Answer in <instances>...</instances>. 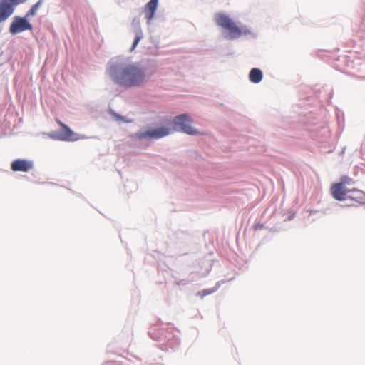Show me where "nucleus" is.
Wrapping results in <instances>:
<instances>
[{
	"mask_svg": "<svg viewBox=\"0 0 365 365\" xmlns=\"http://www.w3.org/2000/svg\"><path fill=\"white\" fill-rule=\"evenodd\" d=\"M113 81L125 87L138 86L145 80V73L139 65L130 62L113 64L108 69Z\"/></svg>",
	"mask_w": 365,
	"mask_h": 365,
	"instance_id": "nucleus-1",
	"label": "nucleus"
},
{
	"mask_svg": "<svg viewBox=\"0 0 365 365\" xmlns=\"http://www.w3.org/2000/svg\"><path fill=\"white\" fill-rule=\"evenodd\" d=\"M215 21L216 24L222 29L221 34L225 39L232 41L240 37V27L227 14L216 13Z\"/></svg>",
	"mask_w": 365,
	"mask_h": 365,
	"instance_id": "nucleus-2",
	"label": "nucleus"
},
{
	"mask_svg": "<svg viewBox=\"0 0 365 365\" xmlns=\"http://www.w3.org/2000/svg\"><path fill=\"white\" fill-rule=\"evenodd\" d=\"M193 119L188 113H182L173 117L171 125L177 133L190 136L202 135L204 133L192 126Z\"/></svg>",
	"mask_w": 365,
	"mask_h": 365,
	"instance_id": "nucleus-3",
	"label": "nucleus"
},
{
	"mask_svg": "<svg viewBox=\"0 0 365 365\" xmlns=\"http://www.w3.org/2000/svg\"><path fill=\"white\" fill-rule=\"evenodd\" d=\"M161 322V351H175L180 346V339L178 331L173 327H162Z\"/></svg>",
	"mask_w": 365,
	"mask_h": 365,
	"instance_id": "nucleus-4",
	"label": "nucleus"
},
{
	"mask_svg": "<svg viewBox=\"0 0 365 365\" xmlns=\"http://www.w3.org/2000/svg\"><path fill=\"white\" fill-rule=\"evenodd\" d=\"M56 123L62 128V131L58 133L51 134V137L53 139H57L63 141H76L79 140V135L71 130V129L61 122L58 119H56Z\"/></svg>",
	"mask_w": 365,
	"mask_h": 365,
	"instance_id": "nucleus-5",
	"label": "nucleus"
},
{
	"mask_svg": "<svg viewBox=\"0 0 365 365\" xmlns=\"http://www.w3.org/2000/svg\"><path fill=\"white\" fill-rule=\"evenodd\" d=\"M32 25L27 21L26 18L15 16L9 27V31L12 34L23 32L26 30H32Z\"/></svg>",
	"mask_w": 365,
	"mask_h": 365,
	"instance_id": "nucleus-6",
	"label": "nucleus"
},
{
	"mask_svg": "<svg viewBox=\"0 0 365 365\" xmlns=\"http://www.w3.org/2000/svg\"><path fill=\"white\" fill-rule=\"evenodd\" d=\"M349 188L344 187L342 182H334L331 187V194L334 199L338 201H346Z\"/></svg>",
	"mask_w": 365,
	"mask_h": 365,
	"instance_id": "nucleus-7",
	"label": "nucleus"
},
{
	"mask_svg": "<svg viewBox=\"0 0 365 365\" xmlns=\"http://www.w3.org/2000/svg\"><path fill=\"white\" fill-rule=\"evenodd\" d=\"M33 168V163L26 159H16L11 163V168L14 172H28Z\"/></svg>",
	"mask_w": 365,
	"mask_h": 365,
	"instance_id": "nucleus-8",
	"label": "nucleus"
},
{
	"mask_svg": "<svg viewBox=\"0 0 365 365\" xmlns=\"http://www.w3.org/2000/svg\"><path fill=\"white\" fill-rule=\"evenodd\" d=\"M346 201H355L360 205H365V192L358 189H349Z\"/></svg>",
	"mask_w": 365,
	"mask_h": 365,
	"instance_id": "nucleus-9",
	"label": "nucleus"
},
{
	"mask_svg": "<svg viewBox=\"0 0 365 365\" xmlns=\"http://www.w3.org/2000/svg\"><path fill=\"white\" fill-rule=\"evenodd\" d=\"M14 12V6L9 2L0 3V23L6 21Z\"/></svg>",
	"mask_w": 365,
	"mask_h": 365,
	"instance_id": "nucleus-10",
	"label": "nucleus"
},
{
	"mask_svg": "<svg viewBox=\"0 0 365 365\" xmlns=\"http://www.w3.org/2000/svg\"><path fill=\"white\" fill-rule=\"evenodd\" d=\"M264 77L263 71L259 68H252L250 69L248 78L249 81L255 84L259 83Z\"/></svg>",
	"mask_w": 365,
	"mask_h": 365,
	"instance_id": "nucleus-11",
	"label": "nucleus"
},
{
	"mask_svg": "<svg viewBox=\"0 0 365 365\" xmlns=\"http://www.w3.org/2000/svg\"><path fill=\"white\" fill-rule=\"evenodd\" d=\"M135 136L139 139H158L160 138V129H150L144 132H138Z\"/></svg>",
	"mask_w": 365,
	"mask_h": 365,
	"instance_id": "nucleus-12",
	"label": "nucleus"
},
{
	"mask_svg": "<svg viewBox=\"0 0 365 365\" xmlns=\"http://www.w3.org/2000/svg\"><path fill=\"white\" fill-rule=\"evenodd\" d=\"M158 6V0H150L145 6L144 13L145 14V18L148 21H150L155 11Z\"/></svg>",
	"mask_w": 365,
	"mask_h": 365,
	"instance_id": "nucleus-13",
	"label": "nucleus"
},
{
	"mask_svg": "<svg viewBox=\"0 0 365 365\" xmlns=\"http://www.w3.org/2000/svg\"><path fill=\"white\" fill-rule=\"evenodd\" d=\"M227 281L225 279L218 281L216 282L215 287L210 289H205L202 291H199L197 292L196 295L200 296L201 298L204 297L215 293L222 285V284L225 283Z\"/></svg>",
	"mask_w": 365,
	"mask_h": 365,
	"instance_id": "nucleus-14",
	"label": "nucleus"
},
{
	"mask_svg": "<svg viewBox=\"0 0 365 365\" xmlns=\"http://www.w3.org/2000/svg\"><path fill=\"white\" fill-rule=\"evenodd\" d=\"M175 132L176 130H174V126L171 125V123H170V126L161 125V138L168 136Z\"/></svg>",
	"mask_w": 365,
	"mask_h": 365,
	"instance_id": "nucleus-15",
	"label": "nucleus"
},
{
	"mask_svg": "<svg viewBox=\"0 0 365 365\" xmlns=\"http://www.w3.org/2000/svg\"><path fill=\"white\" fill-rule=\"evenodd\" d=\"M240 37L242 36H250V38H257V34L255 33H254L250 28H248L247 26L244 25L242 26H240Z\"/></svg>",
	"mask_w": 365,
	"mask_h": 365,
	"instance_id": "nucleus-16",
	"label": "nucleus"
},
{
	"mask_svg": "<svg viewBox=\"0 0 365 365\" xmlns=\"http://www.w3.org/2000/svg\"><path fill=\"white\" fill-rule=\"evenodd\" d=\"M143 36V35L141 29L140 28H138L135 31V39L133 46L130 48V51H133L135 49L139 41L142 39Z\"/></svg>",
	"mask_w": 365,
	"mask_h": 365,
	"instance_id": "nucleus-17",
	"label": "nucleus"
},
{
	"mask_svg": "<svg viewBox=\"0 0 365 365\" xmlns=\"http://www.w3.org/2000/svg\"><path fill=\"white\" fill-rule=\"evenodd\" d=\"M43 3V0H39L38 2H36L33 6L31 8V9L26 13L25 17L26 19L33 16L36 14L37 10L38 8L41 6Z\"/></svg>",
	"mask_w": 365,
	"mask_h": 365,
	"instance_id": "nucleus-18",
	"label": "nucleus"
},
{
	"mask_svg": "<svg viewBox=\"0 0 365 365\" xmlns=\"http://www.w3.org/2000/svg\"><path fill=\"white\" fill-rule=\"evenodd\" d=\"M300 116L302 117L301 121L304 123H308V124H314V122L311 120V118H312V114L311 113H300Z\"/></svg>",
	"mask_w": 365,
	"mask_h": 365,
	"instance_id": "nucleus-19",
	"label": "nucleus"
},
{
	"mask_svg": "<svg viewBox=\"0 0 365 365\" xmlns=\"http://www.w3.org/2000/svg\"><path fill=\"white\" fill-rule=\"evenodd\" d=\"M339 182H342L343 186L346 187V185H351L354 181L353 179L348 175H343L341 177Z\"/></svg>",
	"mask_w": 365,
	"mask_h": 365,
	"instance_id": "nucleus-20",
	"label": "nucleus"
},
{
	"mask_svg": "<svg viewBox=\"0 0 365 365\" xmlns=\"http://www.w3.org/2000/svg\"><path fill=\"white\" fill-rule=\"evenodd\" d=\"M191 281L188 279V278H184V279H178V278H175L174 279V282L175 284H176L177 285H187Z\"/></svg>",
	"mask_w": 365,
	"mask_h": 365,
	"instance_id": "nucleus-21",
	"label": "nucleus"
},
{
	"mask_svg": "<svg viewBox=\"0 0 365 365\" xmlns=\"http://www.w3.org/2000/svg\"><path fill=\"white\" fill-rule=\"evenodd\" d=\"M344 202L342 204H338L336 203V205L341 207H354L356 206L354 203L350 201H344Z\"/></svg>",
	"mask_w": 365,
	"mask_h": 365,
	"instance_id": "nucleus-22",
	"label": "nucleus"
},
{
	"mask_svg": "<svg viewBox=\"0 0 365 365\" xmlns=\"http://www.w3.org/2000/svg\"><path fill=\"white\" fill-rule=\"evenodd\" d=\"M253 228L255 230H258L264 228V225L261 222H257L254 225Z\"/></svg>",
	"mask_w": 365,
	"mask_h": 365,
	"instance_id": "nucleus-23",
	"label": "nucleus"
},
{
	"mask_svg": "<svg viewBox=\"0 0 365 365\" xmlns=\"http://www.w3.org/2000/svg\"><path fill=\"white\" fill-rule=\"evenodd\" d=\"M322 130L324 132V133L327 135V136L324 137V139L322 140H325L329 135V131L328 128H327V127H322Z\"/></svg>",
	"mask_w": 365,
	"mask_h": 365,
	"instance_id": "nucleus-24",
	"label": "nucleus"
},
{
	"mask_svg": "<svg viewBox=\"0 0 365 365\" xmlns=\"http://www.w3.org/2000/svg\"><path fill=\"white\" fill-rule=\"evenodd\" d=\"M294 217H295V213L293 212H290L289 213V215H287V217L284 219V221L292 220V219L294 218Z\"/></svg>",
	"mask_w": 365,
	"mask_h": 365,
	"instance_id": "nucleus-25",
	"label": "nucleus"
},
{
	"mask_svg": "<svg viewBox=\"0 0 365 365\" xmlns=\"http://www.w3.org/2000/svg\"><path fill=\"white\" fill-rule=\"evenodd\" d=\"M331 98V93L329 94V96L326 97L324 99L325 100H327L329 98Z\"/></svg>",
	"mask_w": 365,
	"mask_h": 365,
	"instance_id": "nucleus-26",
	"label": "nucleus"
}]
</instances>
